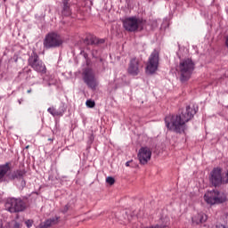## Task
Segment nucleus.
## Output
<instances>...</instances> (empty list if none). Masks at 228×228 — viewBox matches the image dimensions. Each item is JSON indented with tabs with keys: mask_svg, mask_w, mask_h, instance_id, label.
Returning a JSON list of instances; mask_svg holds the SVG:
<instances>
[{
	"mask_svg": "<svg viewBox=\"0 0 228 228\" xmlns=\"http://www.w3.org/2000/svg\"><path fill=\"white\" fill-rule=\"evenodd\" d=\"M196 113L197 110H195V107L187 106L181 114L167 116L165 118L166 127L169 131H173V133L183 134L188 129L186 123L190 122Z\"/></svg>",
	"mask_w": 228,
	"mask_h": 228,
	"instance_id": "f257e3e1",
	"label": "nucleus"
},
{
	"mask_svg": "<svg viewBox=\"0 0 228 228\" xmlns=\"http://www.w3.org/2000/svg\"><path fill=\"white\" fill-rule=\"evenodd\" d=\"M195 70V62L191 58H185L180 61L178 65V71L180 74V79L183 83L188 81L191 77V74Z\"/></svg>",
	"mask_w": 228,
	"mask_h": 228,
	"instance_id": "f03ea898",
	"label": "nucleus"
},
{
	"mask_svg": "<svg viewBox=\"0 0 228 228\" xmlns=\"http://www.w3.org/2000/svg\"><path fill=\"white\" fill-rule=\"evenodd\" d=\"M123 28L126 31H129L130 33H134L138 31V29H143L145 28V20L136 17L130 16L123 19Z\"/></svg>",
	"mask_w": 228,
	"mask_h": 228,
	"instance_id": "7ed1b4c3",
	"label": "nucleus"
},
{
	"mask_svg": "<svg viewBox=\"0 0 228 228\" xmlns=\"http://www.w3.org/2000/svg\"><path fill=\"white\" fill-rule=\"evenodd\" d=\"M204 200L207 204H211V206L215 204H224V202L227 200V196L222 191L213 190L205 193Z\"/></svg>",
	"mask_w": 228,
	"mask_h": 228,
	"instance_id": "20e7f679",
	"label": "nucleus"
},
{
	"mask_svg": "<svg viewBox=\"0 0 228 228\" xmlns=\"http://www.w3.org/2000/svg\"><path fill=\"white\" fill-rule=\"evenodd\" d=\"M5 209L9 213H20L26 209V203L20 198H9L5 202Z\"/></svg>",
	"mask_w": 228,
	"mask_h": 228,
	"instance_id": "39448f33",
	"label": "nucleus"
},
{
	"mask_svg": "<svg viewBox=\"0 0 228 228\" xmlns=\"http://www.w3.org/2000/svg\"><path fill=\"white\" fill-rule=\"evenodd\" d=\"M28 65L35 70L38 72V74H45L47 72V68L45 67V63L40 60L38 54L36 52H32L28 58Z\"/></svg>",
	"mask_w": 228,
	"mask_h": 228,
	"instance_id": "423d86ee",
	"label": "nucleus"
},
{
	"mask_svg": "<svg viewBox=\"0 0 228 228\" xmlns=\"http://www.w3.org/2000/svg\"><path fill=\"white\" fill-rule=\"evenodd\" d=\"M83 80L84 83L90 88L91 90H96L97 86H99V82L95 77V72L94 69L87 68L83 72Z\"/></svg>",
	"mask_w": 228,
	"mask_h": 228,
	"instance_id": "0eeeda50",
	"label": "nucleus"
},
{
	"mask_svg": "<svg viewBox=\"0 0 228 228\" xmlns=\"http://www.w3.org/2000/svg\"><path fill=\"white\" fill-rule=\"evenodd\" d=\"M43 44L45 49H53L55 47H60V45L63 44V40L60 35L53 32L46 35Z\"/></svg>",
	"mask_w": 228,
	"mask_h": 228,
	"instance_id": "6e6552de",
	"label": "nucleus"
},
{
	"mask_svg": "<svg viewBox=\"0 0 228 228\" xmlns=\"http://www.w3.org/2000/svg\"><path fill=\"white\" fill-rule=\"evenodd\" d=\"M159 66V52L154 50L148 60L146 65V74H154L156 70H158V67Z\"/></svg>",
	"mask_w": 228,
	"mask_h": 228,
	"instance_id": "1a4fd4ad",
	"label": "nucleus"
},
{
	"mask_svg": "<svg viewBox=\"0 0 228 228\" xmlns=\"http://www.w3.org/2000/svg\"><path fill=\"white\" fill-rule=\"evenodd\" d=\"M210 183L213 186H220V184H227L225 175H222V168L215 167L210 173Z\"/></svg>",
	"mask_w": 228,
	"mask_h": 228,
	"instance_id": "9d476101",
	"label": "nucleus"
},
{
	"mask_svg": "<svg viewBox=\"0 0 228 228\" xmlns=\"http://www.w3.org/2000/svg\"><path fill=\"white\" fill-rule=\"evenodd\" d=\"M26 170L17 169L15 171H12L9 175V179L15 181L17 183L18 188H20V190H22L26 186V180H24Z\"/></svg>",
	"mask_w": 228,
	"mask_h": 228,
	"instance_id": "9b49d317",
	"label": "nucleus"
},
{
	"mask_svg": "<svg viewBox=\"0 0 228 228\" xmlns=\"http://www.w3.org/2000/svg\"><path fill=\"white\" fill-rule=\"evenodd\" d=\"M151 156L152 152L151 151V149H149L148 147H142L139 150L138 159L142 165H147V163L151 161Z\"/></svg>",
	"mask_w": 228,
	"mask_h": 228,
	"instance_id": "f8f14e48",
	"label": "nucleus"
},
{
	"mask_svg": "<svg viewBox=\"0 0 228 228\" xmlns=\"http://www.w3.org/2000/svg\"><path fill=\"white\" fill-rule=\"evenodd\" d=\"M127 71L130 76H138L140 74V61L136 58L131 59Z\"/></svg>",
	"mask_w": 228,
	"mask_h": 228,
	"instance_id": "ddd939ff",
	"label": "nucleus"
},
{
	"mask_svg": "<svg viewBox=\"0 0 228 228\" xmlns=\"http://www.w3.org/2000/svg\"><path fill=\"white\" fill-rule=\"evenodd\" d=\"M69 0H62V10L61 13L64 17H70L72 14V11L70 10Z\"/></svg>",
	"mask_w": 228,
	"mask_h": 228,
	"instance_id": "4468645a",
	"label": "nucleus"
},
{
	"mask_svg": "<svg viewBox=\"0 0 228 228\" xmlns=\"http://www.w3.org/2000/svg\"><path fill=\"white\" fill-rule=\"evenodd\" d=\"M207 220L208 216L203 212H200L192 217V224H196L197 225H199V224H204V222H206Z\"/></svg>",
	"mask_w": 228,
	"mask_h": 228,
	"instance_id": "2eb2a0df",
	"label": "nucleus"
},
{
	"mask_svg": "<svg viewBox=\"0 0 228 228\" xmlns=\"http://www.w3.org/2000/svg\"><path fill=\"white\" fill-rule=\"evenodd\" d=\"M10 171V164L5 163L4 165H0V183L4 181V176Z\"/></svg>",
	"mask_w": 228,
	"mask_h": 228,
	"instance_id": "dca6fc26",
	"label": "nucleus"
},
{
	"mask_svg": "<svg viewBox=\"0 0 228 228\" xmlns=\"http://www.w3.org/2000/svg\"><path fill=\"white\" fill-rule=\"evenodd\" d=\"M60 217H53L39 224V228H49L51 225H56Z\"/></svg>",
	"mask_w": 228,
	"mask_h": 228,
	"instance_id": "f3484780",
	"label": "nucleus"
},
{
	"mask_svg": "<svg viewBox=\"0 0 228 228\" xmlns=\"http://www.w3.org/2000/svg\"><path fill=\"white\" fill-rule=\"evenodd\" d=\"M47 111L53 117H63V113H65V110H56L53 107L48 108Z\"/></svg>",
	"mask_w": 228,
	"mask_h": 228,
	"instance_id": "a211bd4d",
	"label": "nucleus"
},
{
	"mask_svg": "<svg viewBox=\"0 0 228 228\" xmlns=\"http://www.w3.org/2000/svg\"><path fill=\"white\" fill-rule=\"evenodd\" d=\"M89 45H97V44H104V39H98L97 37H90L86 39Z\"/></svg>",
	"mask_w": 228,
	"mask_h": 228,
	"instance_id": "6ab92c4d",
	"label": "nucleus"
},
{
	"mask_svg": "<svg viewBox=\"0 0 228 228\" xmlns=\"http://www.w3.org/2000/svg\"><path fill=\"white\" fill-rule=\"evenodd\" d=\"M86 105L87 106V108H94L95 106V102L92 100H87Z\"/></svg>",
	"mask_w": 228,
	"mask_h": 228,
	"instance_id": "aec40b11",
	"label": "nucleus"
},
{
	"mask_svg": "<svg viewBox=\"0 0 228 228\" xmlns=\"http://www.w3.org/2000/svg\"><path fill=\"white\" fill-rule=\"evenodd\" d=\"M106 183L110 185L115 184V178L109 176L106 178Z\"/></svg>",
	"mask_w": 228,
	"mask_h": 228,
	"instance_id": "412c9836",
	"label": "nucleus"
},
{
	"mask_svg": "<svg viewBox=\"0 0 228 228\" xmlns=\"http://www.w3.org/2000/svg\"><path fill=\"white\" fill-rule=\"evenodd\" d=\"M25 225L28 227V228H31L33 227V220L31 219H28L25 222Z\"/></svg>",
	"mask_w": 228,
	"mask_h": 228,
	"instance_id": "4be33fe9",
	"label": "nucleus"
},
{
	"mask_svg": "<svg viewBox=\"0 0 228 228\" xmlns=\"http://www.w3.org/2000/svg\"><path fill=\"white\" fill-rule=\"evenodd\" d=\"M69 209H70V205L67 204L65 205L62 208H61V213H67V211H69Z\"/></svg>",
	"mask_w": 228,
	"mask_h": 228,
	"instance_id": "5701e85b",
	"label": "nucleus"
},
{
	"mask_svg": "<svg viewBox=\"0 0 228 228\" xmlns=\"http://www.w3.org/2000/svg\"><path fill=\"white\" fill-rule=\"evenodd\" d=\"M11 228H20V224L17 222H14L13 225H12Z\"/></svg>",
	"mask_w": 228,
	"mask_h": 228,
	"instance_id": "b1692460",
	"label": "nucleus"
},
{
	"mask_svg": "<svg viewBox=\"0 0 228 228\" xmlns=\"http://www.w3.org/2000/svg\"><path fill=\"white\" fill-rule=\"evenodd\" d=\"M89 140L90 142H94V135H90Z\"/></svg>",
	"mask_w": 228,
	"mask_h": 228,
	"instance_id": "393cba45",
	"label": "nucleus"
},
{
	"mask_svg": "<svg viewBox=\"0 0 228 228\" xmlns=\"http://www.w3.org/2000/svg\"><path fill=\"white\" fill-rule=\"evenodd\" d=\"M129 165H131V161L126 162V167H129Z\"/></svg>",
	"mask_w": 228,
	"mask_h": 228,
	"instance_id": "a878e982",
	"label": "nucleus"
},
{
	"mask_svg": "<svg viewBox=\"0 0 228 228\" xmlns=\"http://www.w3.org/2000/svg\"><path fill=\"white\" fill-rule=\"evenodd\" d=\"M27 93H28V94H31V89H28V90L27 91Z\"/></svg>",
	"mask_w": 228,
	"mask_h": 228,
	"instance_id": "bb28decb",
	"label": "nucleus"
},
{
	"mask_svg": "<svg viewBox=\"0 0 228 228\" xmlns=\"http://www.w3.org/2000/svg\"><path fill=\"white\" fill-rule=\"evenodd\" d=\"M48 140H49V142H53V139H51V138H50V139H48Z\"/></svg>",
	"mask_w": 228,
	"mask_h": 228,
	"instance_id": "cd10ccee",
	"label": "nucleus"
},
{
	"mask_svg": "<svg viewBox=\"0 0 228 228\" xmlns=\"http://www.w3.org/2000/svg\"><path fill=\"white\" fill-rule=\"evenodd\" d=\"M0 228H3V224H0Z\"/></svg>",
	"mask_w": 228,
	"mask_h": 228,
	"instance_id": "c85d7f7f",
	"label": "nucleus"
},
{
	"mask_svg": "<svg viewBox=\"0 0 228 228\" xmlns=\"http://www.w3.org/2000/svg\"><path fill=\"white\" fill-rule=\"evenodd\" d=\"M93 56H95V54L93 53Z\"/></svg>",
	"mask_w": 228,
	"mask_h": 228,
	"instance_id": "c756f323",
	"label": "nucleus"
},
{
	"mask_svg": "<svg viewBox=\"0 0 228 228\" xmlns=\"http://www.w3.org/2000/svg\"><path fill=\"white\" fill-rule=\"evenodd\" d=\"M48 85H49V86H51V83H49Z\"/></svg>",
	"mask_w": 228,
	"mask_h": 228,
	"instance_id": "7c9ffc66",
	"label": "nucleus"
},
{
	"mask_svg": "<svg viewBox=\"0 0 228 228\" xmlns=\"http://www.w3.org/2000/svg\"><path fill=\"white\" fill-rule=\"evenodd\" d=\"M19 104H20V101H19Z\"/></svg>",
	"mask_w": 228,
	"mask_h": 228,
	"instance_id": "2f4dec72",
	"label": "nucleus"
},
{
	"mask_svg": "<svg viewBox=\"0 0 228 228\" xmlns=\"http://www.w3.org/2000/svg\"><path fill=\"white\" fill-rule=\"evenodd\" d=\"M4 1H6V0H4Z\"/></svg>",
	"mask_w": 228,
	"mask_h": 228,
	"instance_id": "473e14b6",
	"label": "nucleus"
}]
</instances>
